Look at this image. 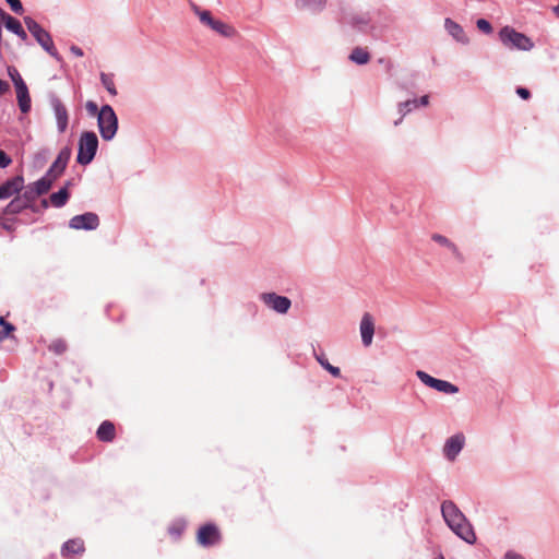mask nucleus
I'll use <instances>...</instances> for the list:
<instances>
[{
	"instance_id": "f257e3e1",
	"label": "nucleus",
	"mask_w": 559,
	"mask_h": 559,
	"mask_svg": "<svg viewBox=\"0 0 559 559\" xmlns=\"http://www.w3.org/2000/svg\"><path fill=\"white\" fill-rule=\"evenodd\" d=\"M441 512L449 527L462 539L468 544L476 540L472 525L467 522L464 514L452 501H444L441 506Z\"/></svg>"
},
{
	"instance_id": "f03ea898",
	"label": "nucleus",
	"mask_w": 559,
	"mask_h": 559,
	"mask_svg": "<svg viewBox=\"0 0 559 559\" xmlns=\"http://www.w3.org/2000/svg\"><path fill=\"white\" fill-rule=\"evenodd\" d=\"M24 23L28 29V32L34 36L36 41L41 46V48L47 51L52 58L57 61H62L61 56L55 47L53 40L50 34L44 29L31 16L24 17Z\"/></svg>"
},
{
	"instance_id": "7ed1b4c3",
	"label": "nucleus",
	"mask_w": 559,
	"mask_h": 559,
	"mask_svg": "<svg viewBox=\"0 0 559 559\" xmlns=\"http://www.w3.org/2000/svg\"><path fill=\"white\" fill-rule=\"evenodd\" d=\"M499 38L510 49L528 51L534 47V43L530 37L510 26H504L500 29Z\"/></svg>"
},
{
	"instance_id": "20e7f679",
	"label": "nucleus",
	"mask_w": 559,
	"mask_h": 559,
	"mask_svg": "<svg viewBox=\"0 0 559 559\" xmlns=\"http://www.w3.org/2000/svg\"><path fill=\"white\" fill-rule=\"evenodd\" d=\"M97 123L102 138L105 141L111 140L118 129V118L109 105H104L98 112Z\"/></svg>"
},
{
	"instance_id": "39448f33",
	"label": "nucleus",
	"mask_w": 559,
	"mask_h": 559,
	"mask_svg": "<svg viewBox=\"0 0 559 559\" xmlns=\"http://www.w3.org/2000/svg\"><path fill=\"white\" fill-rule=\"evenodd\" d=\"M98 147V139L94 132H83L79 141V152L76 160L81 165L90 164Z\"/></svg>"
},
{
	"instance_id": "423d86ee",
	"label": "nucleus",
	"mask_w": 559,
	"mask_h": 559,
	"mask_svg": "<svg viewBox=\"0 0 559 559\" xmlns=\"http://www.w3.org/2000/svg\"><path fill=\"white\" fill-rule=\"evenodd\" d=\"M193 12L199 16L202 24L209 26L216 33L221 34L224 37H233L236 34V31L233 26L219 21L215 20L211 12L207 10H201L198 5L192 4Z\"/></svg>"
},
{
	"instance_id": "0eeeda50",
	"label": "nucleus",
	"mask_w": 559,
	"mask_h": 559,
	"mask_svg": "<svg viewBox=\"0 0 559 559\" xmlns=\"http://www.w3.org/2000/svg\"><path fill=\"white\" fill-rule=\"evenodd\" d=\"M222 534L217 525L206 523L199 527L197 532V542L202 547H212L219 544Z\"/></svg>"
},
{
	"instance_id": "6e6552de",
	"label": "nucleus",
	"mask_w": 559,
	"mask_h": 559,
	"mask_svg": "<svg viewBox=\"0 0 559 559\" xmlns=\"http://www.w3.org/2000/svg\"><path fill=\"white\" fill-rule=\"evenodd\" d=\"M416 376L420 379V381L426 384L427 386H430L439 392L445 393V394H455L459 392V388L451 382H448L445 380H440L437 378L431 377L425 371L418 370L416 372Z\"/></svg>"
},
{
	"instance_id": "1a4fd4ad",
	"label": "nucleus",
	"mask_w": 559,
	"mask_h": 559,
	"mask_svg": "<svg viewBox=\"0 0 559 559\" xmlns=\"http://www.w3.org/2000/svg\"><path fill=\"white\" fill-rule=\"evenodd\" d=\"M260 298L269 308L281 314L287 313L292 306L289 298L275 293H263Z\"/></svg>"
},
{
	"instance_id": "9d476101",
	"label": "nucleus",
	"mask_w": 559,
	"mask_h": 559,
	"mask_svg": "<svg viewBox=\"0 0 559 559\" xmlns=\"http://www.w3.org/2000/svg\"><path fill=\"white\" fill-rule=\"evenodd\" d=\"M71 157V148L64 147L62 148L56 160L49 167L46 173V176L50 178L52 181H56L66 170L69 159Z\"/></svg>"
},
{
	"instance_id": "9b49d317",
	"label": "nucleus",
	"mask_w": 559,
	"mask_h": 559,
	"mask_svg": "<svg viewBox=\"0 0 559 559\" xmlns=\"http://www.w3.org/2000/svg\"><path fill=\"white\" fill-rule=\"evenodd\" d=\"M99 225V218L95 213L87 212L81 215H75L70 219L69 226L73 229H96Z\"/></svg>"
},
{
	"instance_id": "f8f14e48",
	"label": "nucleus",
	"mask_w": 559,
	"mask_h": 559,
	"mask_svg": "<svg viewBox=\"0 0 559 559\" xmlns=\"http://www.w3.org/2000/svg\"><path fill=\"white\" fill-rule=\"evenodd\" d=\"M24 187V178L22 176H15L8 179L5 182L0 185V200L9 199L15 193H19Z\"/></svg>"
},
{
	"instance_id": "ddd939ff",
	"label": "nucleus",
	"mask_w": 559,
	"mask_h": 559,
	"mask_svg": "<svg viewBox=\"0 0 559 559\" xmlns=\"http://www.w3.org/2000/svg\"><path fill=\"white\" fill-rule=\"evenodd\" d=\"M465 438L462 433H457L449 438L444 444L443 452L447 459L454 461L463 449Z\"/></svg>"
},
{
	"instance_id": "4468645a",
	"label": "nucleus",
	"mask_w": 559,
	"mask_h": 559,
	"mask_svg": "<svg viewBox=\"0 0 559 559\" xmlns=\"http://www.w3.org/2000/svg\"><path fill=\"white\" fill-rule=\"evenodd\" d=\"M51 106L55 111L58 130L62 133L67 130L69 122L68 110L58 97L51 98Z\"/></svg>"
},
{
	"instance_id": "2eb2a0df",
	"label": "nucleus",
	"mask_w": 559,
	"mask_h": 559,
	"mask_svg": "<svg viewBox=\"0 0 559 559\" xmlns=\"http://www.w3.org/2000/svg\"><path fill=\"white\" fill-rule=\"evenodd\" d=\"M360 334L361 341L365 346H369L372 343L374 334V322L373 318L369 312L364 313L360 321Z\"/></svg>"
},
{
	"instance_id": "dca6fc26",
	"label": "nucleus",
	"mask_w": 559,
	"mask_h": 559,
	"mask_svg": "<svg viewBox=\"0 0 559 559\" xmlns=\"http://www.w3.org/2000/svg\"><path fill=\"white\" fill-rule=\"evenodd\" d=\"M0 21H3L5 27L10 32H12L15 35H17L22 40H26L27 39V34L24 31V28L22 27L20 21L14 19L10 14H8L7 12H4L1 8H0Z\"/></svg>"
},
{
	"instance_id": "f3484780",
	"label": "nucleus",
	"mask_w": 559,
	"mask_h": 559,
	"mask_svg": "<svg viewBox=\"0 0 559 559\" xmlns=\"http://www.w3.org/2000/svg\"><path fill=\"white\" fill-rule=\"evenodd\" d=\"M15 91L21 111L24 114L28 112L31 109V97L25 82H20V84L15 85Z\"/></svg>"
},
{
	"instance_id": "a211bd4d",
	"label": "nucleus",
	"mask_w": 559,
	"mask_h": 559,
	"mask_svg": "<svg viewBox=\"0 0 559 559\" xmlns=\"http://www.w3.org/2000/svg\"><path fill=\"white\" fill-rule=\"evenodd\" d=\"M96 437L99 441L111 442L116 438V428L114 423L105 420L100 424L96 431Z\"/></svg>"
},
{
	"instance_id": "6ab92c4d",
	"label": "nucleus",
	"mask_w": 559,
	"mask_h": 559,
	"mask_svg": "<svg viewBox=\"0 0 559 559\" xmlns=\"http://www.w3.org/2000/svg\"><path fill=\"white\" fill-rule=\"evenodd\" d=\"M444 27L448 31V33L457 41L466 44L468 41V38L465 35L464 29L461 25H459L456 22H454L451 19L444 20Z\"/></svg>"
},
{
	"instance_id": "aec40b11",
	"label": "nucleus",
	"mask_w": 559,
	"mask_h": 559,
	"mask_svg": "<svg viewBox=\"0 0 559 559\" xmlns=\"http://www.w3.org/2000/svg\"><path fill=\"white\" fill-rule=\"evenodd\" d=\"M72 185L71 181H67L64 187H62L58 192H53L49 197V202L55 207H62L66 205L70 198L69 187Z\"/></svg>"
},
{
	"instance_id": "412c9836",
	"label": "nucleus",
	"mask_w": 559,
	"mask_h": 559,
	"mask_svg": "<svg viewBox=\"0 0 559 559\" xmlns=\"http://www.w3.org/2000/svg\"><path fill=\"white\" fill-rule=\"evenodd\" d=\"M84 542L80 538H74L66 542L62 546L61 554L63 557H70L72 555H78L84 552Z\"/></svg>"
},
{
	"instance_id": "4be33fe9",
	"label": "nucleus",
	"mask_w": 559,
	"mask_h": 559,
	"mask_svg": "<svg viewBox=\"0 0 559 559\" xmlns=\"http://www.w3.org/2000/svg\"><path fill=\"white\" fill-rule=\"evenodd\" d=\"M325 3L326 0H296V7L299 10H308L312 13L321 12Z\"/></svg>"
},
{
	"instance_id": "5701e85b",
	"label": "nucleus",
	"mask_w": 559,
	"mask_h": 559,
	"mask_svg": "<svg viewBox=\"0 0 559 559\" xmlns=\"http://www.w3.org/2000/svg\"><path fill=\"white\" fill-rule=\"evenodd\" d=\"M431 239L433 241H436L437 243L448 248L449 250H451V252L453 253V255L459 260V261H463V255L462 253L460 252L459 248L456 247L455 243H453L450 239H448L445 236H442L440 234H433L431 236Z\"/></svg>"
},
{
	"instance_id": "b1692460",
	"label": "nucleus",
	"mask_w": 559,
	"mask_h": 559,
	"mask_svg": "<svg viewBox=\"0 0 559 559\" xmlns=\"http://www.w3.org/2000/svg\"><path fill=\"white\" fill-rule=\"evenodd\" d=\"M349 59L357 64H366L370 60V55L366 48L356 47L352 50Z\"/></svg>"
},
{
	"instance_id": "393cba45",
	"label": "nucleus",
	"mask_w": 559,
	"mask_h": 559,
	"mask_svg": "<svg viewBox=\"0 0 559 559\" xmlns=\"http://www.w3.org/2000/svg\"><path fill=\"white\" fill-rule=\"evenodd\" d=\"M53 182L55 181H52L45 175L44 177H41L40 179L31 185L35 189L36 193L40 197L43 194H46L50 190Z\"/></svg>"
},
{
	"instance_id": "a878e982",
	"label": "nucleus",
	"mask_w": 559,
	"mask_h": 559,
	"mask_svg": "<svg viewBox=\"0 0 559 559\" xmlns=\"http://www.w3.org/2000/svg\"><path fill=\"white\" fill-rule=\"evenodd\" d=\"M28 206L23 202V200L17 197L15 199H13L7 206H5V210H4V213L5 214H17L20 213L21 211H23L24 209H27Z\"/></svg>"
},
{
	"instance_id": "bb28decb",
	"label": "nucleus",
	"mask_w": 559,
	"mask_h": 559,
	"mask_svg": "<svg viewBox=\"0 0 559 559\" xmlns=\"http://www.w3.org/2000/svg\"><path fill=\"white\" fill-rule=\"evenodd\" d=\"M48 349L56 355H62L67 352L68 344L63 338H56L48 345Z\"/></svg>"
},
{
	"instance_id": "cd10ccee",
	"label": "nucleus",
	"mask_w": 559,
	"mask_h": 559,
	"mask_svg": "<svg viewBox=\"0 0 559 559\" xmlns=\"http://www.w3.org/2000/svg\"><path fill=\"white\" fill-rule=\"evenodd\" d=\"M100 81L103 86L108 91V93H110L112 96L117 95V90L115 86L112 74L102 73Z\"/></svg>"
},
{
	"instance_id": "c85d7f7f",
	"label": "nucleus",
	"mask_w": 559,
	"mask_h": 559,
	"mask_svg": "<svg viewBox=\"0 0 559 559\" xmlns=\"http://www.w3.org/2000/svg\"><path fill=\"white\" fill-rule=\"evenodd\" d=\"M39 195L36 193L35 189L29 183L26 186L24 192L20 198L23 200V202L29 207L31 204L38 198Z\"/></svg>"
},
{
	"instance_id": "c756f323",
	"label": "nucleus",
	"mask_w": 559,
	"mask_h": 559,
	"mask_svg": "<svg viewBox=\"0 0 559 559\" xmlns=\"http://www.w3.org/2000/svg\"><path fill=\"white\" fill-rule=\"evenodd\" d=\"M369 17L364 14L353 15L350 17V24L356 27L358 31H364L366 26L369 24Z\"/></svg>"
},
{
	"instance_id": "7c9ffc66",
	"label": "nucleus",
	"mask_w": 559,
	"mask_h": 559,
	"mask_svg": "<svg viewBox=\"0 0 559 559\" xmlns=\"http://www.w3.org/2000/svg\"><path fill=\"white\" fill-rule=\"evenodd\" d=\"M186 528V524L182 522L174 523L169 526L168 533L175 538H179Z\"/></svg>"
},
{
	"instance_id": "2f4dec72",
	"label": "nucleus",
	"mask_w": 559,
	"mask_h": 559,
	"mask_svg": "<svg viewBox=\"0 0 559 559\" xmlns=\"http://www.w3.org/2000/svg\"><path fill=\"white\" fill-rule=\"evenodd\" d=\"M416 107H418L417 99L406 100L400 104V112H402V115L404 116L406 112L411 111L413 108Z\"/></svg>"
},
{
	"instance_id": "473e14b6",
	"label": "nucleus",
	"mask_w": 559,
	"mask_h": 559,
	"mask_svg": "<svg viewBox=\"0 0 559 559\" xmlns=\"http://www.w3.org/2000/svg\"><path fill=\"white\" fill-rule=\"evenodd\" d=\"M0 325L2 326L3 335L10 337L11 334L15 331V326L4 320L3 317H0Z\"/></svg>"
},
{
	"instance_id": "72a5a7b5",
	"label": "nucleus",
	"mask_w": 559,
	"mask_h": 559,
	"mask_svg": "<svg viewBox=\"0 0 559 559\" xmlns=\"http://www.w3.org/2000/svg\"><path fill=\"white\" fill-rule=\"evenodd\" d=\"M8 74L11 78V80L13 81L14 86L20 84V82H24L22 76L20 75L19 71L14 67L8 68Z\"/></svg>"
},
{
	"instance_id": "f704fd0d",
	"label": "nucleus",
	"mask_w": 559,
	"mask_h": 559,
	"mask_svg": "<svg viewBox=\"0 0 559 559\" xmlns=\"http://www.w3.org/2000/svg\"><path fill=\"white\" fill-rule=\"evenodd\" d=\"M476 25L479 31H481L486 34H490L492 32V27H491L490 23L485 19H479L477 21Z\"/></svg>"
},
{
	"instance_id": "c9c22d12",
	"label": "nucleus",
	"mask_w": 559,
	"mask_h": 559,
	"mask_svg": "<svg viewBox=\"0 0 559 559\" xmlns=\"http://www.w3.org/2000/svg\"><path fill=\"white\" fill-rule=\"evenodd\" d=\"M10 5L11 10L17 14L23 12V5L20 0H5Z\"/></svg>"
},
{
	"instance_id": "e433bc0d",
	"label": "nucleus",
	"mask_w": 559,
	"mask_h": 559,
	"mask_svg": "<svg viewBox=\"0 0 559 559\" xmlns=\"http://www.w3.org/2000/svg\"><path fill=\"white\" fill-rule=\"evenodd\" d=\"M86 107V110L87 112L91 115V116H98V112H99V109H98V106L96 103L92 102V100H88L85 105Z\"/></svg>"
},
{
	"instance_id": "4c0bfd02",
	"label": "nucleus",
	"mask_w": 559,
	"mask_h": 559,
	"mask_svg": "<svg viewBox=\"0 0 559 559\" xmlns=\"http://www.w3.org/2000/svg\"><path fill=\"white\" fill-rule=\"evenodd\" d=\"M12 163V159L8 156V154L0 150V168H5Z\"/></svg>"
},
{
	"instance_id": "58836bf2",
	"label": "nucleus",
	"mask_w": 559,
	"mask_h": 559,
	"mask_svg": "<svg viewBox=\"0 0 559 559\" xmlns=\"http://www.w3.org/2000/svg\"><path fill=\"white\" fill-rule=\"evenodd\" d=\"M316 359L318 360V362L325 369L328 370V368L331 366V364L329 362L328 358L325 357V355L321 354V355H316Z\"/></svg>"
},
{
	"instance_id": "ea45409f",
	"label": "nucleus",
	"mask_w": 559,
	"mask_h": 559,
	"mask_svg": "<svg viewBox=\"0 0 559 559\" xmlns=\"http://www.w3.org/2000/svg\"><path fill=\"white\" fill-rule=\"evenodd\" d=\"M516 94L522 97L523 99H528L531 97V93L527 88L524 87H518Z\"/></svg>"
},
{
	"instance_id": "a19ab883",
	"label": "nucleus",
	"mask_w": 559,
	"mask_h": 559,
	"mask_svg": "<svg viewBox=\"0 0 559 559\" xmlns=\"http://www.w3.org/2000/svg\"><path fill=\"white\" fill-rule=\"evenodd\" d=\"M326 371H329L333 377H336V378L341 376L340 368L338 367H334L332 365L328 368Z\"/></svg>"
},
{
	"instance_id": "79ce46f5",
	"label": "nucleus",
	"mask_w": 559,
	"mask_h": 559,
	"mask_svg": "<svg viewBox=\"0 0 559 559\" xmlns=\"http://www.w3.org/2000/svg\"><path fill=\"white\" fill-rule=\"evenodd\" d=\"M70 51L75 56V57H83V50L78 47V46H71L70 48Z\"/></svg>"
},
{
	"instance_id": "37998d69",
	"label": "nucleus",
	"mask_w": 559,
	"mask_h": 559,
	"mask_svg": "<svg viewBox=\"0 0 559 559\" xmlns=\"http://www.w3.org/2000/svg\"><path fill=\"white\" fill-rule=\"evenodd\" d=\"M9 91V84L8 82L0 79V95H3Z\"/></svg>"
},
{
	"instance_id": "c03bdc74",
	"label": "nucleus",
	"mask_w": 559,
	"mask_h": 559,
	"mask_svg": "<svg viewBox=\"0 0 559 559\" xmlns=\"http://www.w3.org/2000/svg\"><path fill=\"white\" fill-rule=\"evenodd\" d=\"M506 559H524L521 555L514 552H508Z\"/></svg>"
},
{
	"instance_id": "a18cd8bd",
	"label": "nucleus",
	"mask_w": 559,
	"mask_h": 559,
	"mask_svg": "<svg viewBox=\"0 0 559 559\" xmlns=\"http://www.w3.org/2000/svg\"><path fill=\"white\" fill-rule=\"evenodd\" d=\"M418 104L423 105V106H427L428 105V96L425 95L423 96L419 100H418Z\"/></svg>"
},
{
	"instance_id": "49530a36",
	"label": "nucleus",
	"mask_w": 559,
	"mask_h": 559,
	"mask_svg": "<svg viewBox=\"0 0 559 559\" xmlns=\"http://www.w3.org/2000/svg\"><path fill=\"white\" fill-rule=\"evenodd\" d=\"M41 205H43L44 207H48V205H49V201H47V200H43V201H41Z\"/></svg>"
},
{
	"instance_id": "de8ad7c7",
	"label": "nucleus",
	"mask_w": 559,
	"mask_h": 559,
	"mask_svg": "<svg viewBox=\"0 0 559 559\" xmlns=\"http://www.w3.org/2000/svg\"><path fill=\"white\" fill-rule=\"evenodd\" d=\"M5 337H7V336H5V335H3V331H2V329H1V330H0V342H1L2 340H4Z\"/></svg>"
},
{
	"instance_id": "09e8293b",
	"label": "nucleus",
	"mask_w": 559,
	"mask_h": 559,
	"mask_svg": "<svg viewBox=\"0 0 559 559\" xmlns=\"http://www.w3.org/2000/svg\"><path fill=\"white\" fill-rule=\"evenodd\" d=\"M555 12L557 13V15L559 16V4L555 8Z\"/></svg>"
},
{
	"instance_id": "8fccbe9b",
	"label": "nucleus",
	"mask_w": 559,
	"mask_h": 559,
	"mask_svg": "<svg viewBox=\"0 0 559 559\" xmlns=\"http://www.w3.org/2000/svg\"><path fill=\"white\" fill-rule=\"evenodd\" d=\"M436 559H444V558H443L442 556H440V557H438V558H436Z\"/></svg>"
}]
</instances>
